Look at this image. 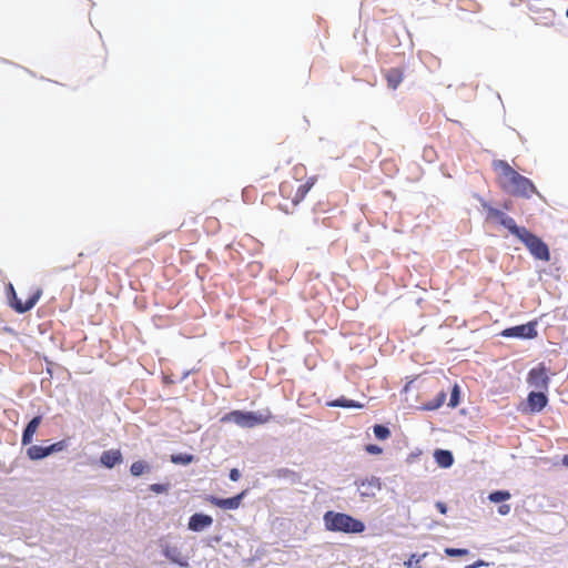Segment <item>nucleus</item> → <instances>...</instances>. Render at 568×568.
I'll list each match as a JSON object with an SVG mask.
<instances>
[{
  "mask_svg": "<svg viewBox=\"0 0 568 568\" xmlns=\"http://www.w3.org/2000/svg\"><path fill=\"white\" fill-rule=\"evenodd\" d=\"M332 405L333 406H342V407H346V408H362L363 407L362 404L355 403L353 400H337V402L332 403Z\"/></svg>",
  "mask_w": 568,
  "mask_h": 568,
  "instance_id": "nucleus-23",
  "label": "nucleus"
},
{
  "mask_svg": "<svg viewBox=\"0 0 568 568\" xmlns=\"http://www.w3.org/2000/svg\"><path fill=\"white\" fill-rule=\"evenodd\" d=\"M192 456L190 455H186V456H178V457H173V462L174 463H182V464H190L192 462Z\"/></svg>",
  "mask_w": 568,
  "mask_h": 568,
  "instance_id": "nucleus-25",
  "label": "nucleus"
},
{
  "mask_svg": "<svg viewBox=\"0 0 568 568\" xmlns=\"http://www.w3.org/2000/svg\"><path fill=\"white\" fill-rule=\"evenodd\" d=\"M29 447L26 450V455L31 460H41L50 456L47 445L34 444L28 445Z\"/></svg>",
  "mask_w": 568,
  "mask_h": 568,
  "instance_id": "nucleus-14",
  "label": "nucleus"
},
{
  "mask_svg": "<svg viewBox=\"0 0 568 568\" xmlns=\"http://www.w3.org/2000/svg\"><path fill=\"white\" fill-rule=\"evenodd\" d=\"M123 463V454L118 448L104 450L100 456V464L106 469H112Z\"/></svg>",
  "mask_w": 568,
  "mask_h": 568,
  "instance_id": "nucleus-11",
  "label": "nucleus"
},
{
  "mask_svg": "<svg viewBox=\"0 0 568 568\" xmlns=\"http://www.w3.org/2000/svg\"><path fill=\"white\" fill-rule=\"evenodd\" d=\"M41 419L40 417H34L24 429L23 436H22V444L28 446L32 443L33 436L36 435L39 426H40Z\"/></svg>",
  "mask_w": 568,
  "mask_h": 568,
  "instance_id": "nucleus-15",
  "label": "nucleus"
},
{
  "mask_svg": "<svg viewBox=\"0 0 568 568\" xmlns=\"http://www.w3.org/2000/svg\"><path fill=\"white\" fill-rule=\"evenodd\" d=\"M151 470V466L146 460H135L130 466V474L133 477H141L143 475L149 474Z\"/></svg>",
  "mask_w": 568,
  "mask_h": 568,
  "instance_id": "nucleus-16",
  "label": "nucleus"
},
{
  "mask_svg": "<svg viewBox=\"0 0 568 568\" xmlns=\"http://www.w3.org/2000/svg\"><path fill=\"white\" fill-rule=\"evenodd\" d=\"M240 477H241V474H240V471L237 469H232L230 471V479L232 481H237L240 479Z\"/></svg>",
  "mask_w": 568,
  "mask_h": 568,
  "instance_id": "nucleus-30",
  "label": "nucleus"
},
{
  "mask_svg": "<svg viewBox=\"0 0 568 568\" xmlns=\"http://www.w3.org/2000/svg\"><path fill=\"white\" fill-rule=\"evenodd\" d=\"M422 455V452L420 450H416V452H413L410 453L408 456H407V464H413L415 463Z\"/></svg>",
  "mask_w": 568,
  "mask_h": 568,
  "instance_id": "nucleus-26",
  "label": "nucleus"
},
{
  "mask_svg": "<svg viewBox=\"0 0 568 568\" xmlns=\"http://www.w3.org/2000/svg\"><path fill=\"white\" fill-rule=\"evenodd\" d=\"M213 524V516L203 511H195L189 516L186 528L191 532L201 534L209 530Z\"/></svg>",
  "mask_w": 568,
  "mask_h": 568,
  "instance_id": "nucleus-6",
  "label": "nucleus"
},
{
  "mask_svg": "<svg viewBox=\"0 0 568 568\" xmlns=\"http://www.w3.org/2000/svg\"><path fill=\"white\" fill-rule=\"evenodd\" d=\"M526 382L530 390L548 392L549 371L542 364H538L529 371Z\"/></svg>",
  "mask_w": 568,
  "mask_h": 568,
  "instance_id": "nucleus-5",
  "label": "nucleus"
},
{
  "mask_svg": "<svg viewBox=\"0 0 568 568\" xmlns=\"http://www.w3.org/2000/svg\"><path fill=\"white\" fill-rule=\"evenodd\" d=\"M444 551L449 557H460V556H466L468 554L467 549H462V548H445Z\"/></svg>",
  "mask_w": 568,
  "mask_h": 568,
  "instance_id": "nucleus-22",
  "label": "nucleus"
},
{
  "mask_svg": "<svg viewBox=\"0 0 568 568\" xmlns=\"http://www.w3.org/2000/svg\"><path fill=\"white\" fill-rule=\"evenodd\" d=\"M9 291L11 293L10 304L19 313H24V312L31 310L36 305V303L39 300L40 294H41L40 291H34L32 294H29L28 296H26V298H22V297H18L12 285L9 286Z\"/></svg>",
  "mask_w": 568,
  "mask_h": 568,
  "instance_id": "nucleus-7",
  "label": "nucleus"
},
{
  "mask_svg": "<svg viewBox=\"0 0 568 568\" xmlns=\"http://www.w3.org/2000/svg\"><path fill=\"white\" fill-rule=\"evenodd\" d=\"M438 507L442 514L446 513V507L444 505H438Z\"/></svg>",
  "mask_w": 568,
  "mask_h": 568,
  "instance_id": "nucleus-32",
  "label": "nucleus"
},
{
  "mask_svg": "<svg viewBox=\"0 0 568 568\" xmlns=\"http://www.w3.org/2000/svg\"><path fill=\"white\" fill-rule=\"evenodd\" d=\"M271 415L268 412L244 413L240 410L232 412L222 418V422L234 423L241 427H254L266 423Z\"/></svg>",
  "mask_w": 568,
  "mask_h": 568,
  "instance_id": "nucleus-4",
  "label": "nucleus"
},
{
  "mask_svg": "<svg viewBox=\"0 0 568 568\" xmlns=\"http://www.w3.org/2000/svg\"><path fill=\"white\" fill-rule=\"evenodd\" d=\"M487 564L483 560H478L476 561L475 564L470 565V566H467L466 568H478V567H483V566H486Z\"/></svg>",
  "mask_w": 568,
  "mask_h": 568,
  "instance_id": "nucleus-31",
  "label": "nucleus"
},
{
  "mask_svg": "<svg viewBox=\"0 0 568 568\" xmlns=\"http://www.w3.org/2000/svg\"><path fill=\"white\" fill-rule=\"evenodd\" d=\"M503 335L506 337L534 338L537 336V331L534 324L528 323L507 328L503 332Z\"/></svg>",
  "mask_w": 568,
  "mask_h": 568,
  "instance_id": "nucleus-10",
  "label": "nucleus"
},
{
  "mask_svg": "<svg viewBox=\"0 0 568 568\" xmlns=\"http://www.w3.org/2000/svg\"><path fill=\"white\" fill-rule=\"evenodd\" d=\"M151 490L156 494H163L166 493V487L164 485L155 484L151 486Z\"/></svg>",
  "mask_w": 568,
  "mask_h": 568,
  "instance_id": "nucleus-29",
  "label": "nucleus"
},
{
  "mask_svg": "<svg viewBox=\"0 0 568 568\" xmlns=\"http://www.w3.org/2000/svg\"><path fill=\"white\" fill-rule=\"evenodd\" d=\"M504 224L526 245L536 258L549 261L550 254L548 246L540 239L530 234L525 229L516 226L510 219L506 220Z\"/></svg>",
  "mask_w": 568,
  "mask_h": 568,
  "instance_id": "nucleus-3",
  "label": "nucleus"
},
{
  "mask_svg": "<svg viewBox=\"0 0 568 568\" xmlns=\"http://www.w3.org/2000/svg\"><path fill=\"white\" fill-rule=\"evenodd\" d=\"M381 489L378 479L367 478L358 484V493L364 497H374Z\"/></svg>",
  "mask_w": 568,
  "mask_h": 568,
  "instance_id": "nucleus-13",
  "label": "nucleus"
},
{
  "mask_svg": "<svg viewBox=\"0 0 568 568\" xmlns=\"http://www.w3.org/2000/svg\"><path fill=\"white\" fill-rule=\"evenodd\" d=\"M445 400V394L442 393L438 395V397L436 398L435 402H432V403H428L424 406V409H427V410H433V409H436L438 408Z\"/></svg>",
  "mask_w": 568,
  "mask_h": 568,
  "instance_id": "nucleus-21",
  "label": "nucleus"
},
{
  "mask_svg": "<svg viewBox=\"0 0 568 568\" xmlns=\"http://www.w3.org/2000/svg\"><path fill=\"white\" fill-rule=\"evenodd\" d=\"M547 403V390H530L527 396L526 410L529 413L541 412Z\"/></svg>",
  "mask_w": 568,
  "mask_h": 568,
  "instance_id": "nucleus-8",
  "label": "nucleus"
},
{
  "mask_svg": "<svg viewBox=\"0 0 568 568\" xmlns=\"http://www.w3.org/2000/svg\"><path fill=\"white\" fill-rule=\"evenodd\" d=\"M433 458H434L436 465L443 469L450 468L455 463L454 455L448 449H440V448L435 449L433 452Z\"/></svg>",
  "mask_w": 568,
  "mask_h": 568,
  "instance_id": "nucleus-12",
  "label": "nucleus"
},
{
  "mask_svg": "<svg viewBox=\"0 0 568 568\" xmlns=\"http://www.w3.org/2000/svg\"><path fill=\"white\" fill-rule=\"evenodd\" d=\"M323 526L326 531L336 534L356 535L366 530V525L361 519L335 510L323 515Z\"/></svg>",
  "mask_w": 568,
  "mask_h": 568,
  "instance_id": "nucleus-2",
  "label": "nucleus"
},
{
  "mask_svg": "<svg viewBox=\"0 0 568 568\" xmlns=\"http://www.w3.org/2000/svg\"><path fill=\"white\" fill-rule=\"evenodd\" d=\"M373 432L378 439H387L390 435L389 429L383 425L374 426Z\"/></svg>",
  "mask_w": 568,
  "mask_h": 568,
  "instance_id": "nucleus-20",
  "label": "nucleus"
},
{
  "mask_svg": "<svg viewBox=\"0 0 568 568\" xmlns=\"http://www.w3.org/2000/svg\"><path fill=\"white\" fill-rule=\"evenodd\" d=\"M427 557V552L410 554L403 562L405 568H422V561Z\"/></svg>",
  "mask_w": 568,
  "mask_h": 568,
  "instance_id": "nucleus-17",
  "label": "nucleus"
},
{
  "mask_svg": "<svg viewBox=\"0 0 568 568\" xmlns=\"http://www.w3.org/2000/svg\"><path fill=\"white\" fill-rule=\"evenodd\" d=\"M366 452L371 455H381L383 453V448L378 445H367Z\"/></svg>",
  "mask_w": 568,
  "mask_h": 568,
  "instance_id": "nucleus-24",
  "label": "nucleus"
},
{
  "mask_svg": "<svg viewBox=\"0 0 568 568\" xmlns=\"http://www.w3.org/2000/svg\"><path fill=\"white\" fill-rule=\"evenodd\" d=\"M245 496V491H242L241 494L230 497V498H217V497H210L207 500L211 505L222 509V510H235L240 508L242 500Z\"/></svg>",
  "mask_w": 568,
  "mask_h": 568,
  "instance_id": "nucleus-9",
  "label": "nucleus"
},
{
  "mask_svg": "<svg viewBox=\"0 0 568 568\" xmlns=\"http://www.w3.org/2000/svg\"><path fill=\"white\" fill-rule=\"evenodd\" d=\"M511 498V495L507 490H496L488 495V500L494 504H504Z\"/></svg>",
  "mask_w": 568,
  "mask_h": 568,
  "instance_id": "nucleus-18",
  "label": "nucleus"
},
{
  "mask_svg": "<svg viewBox=\"0 0 568 568\" xmlns=\"http://www.w3.org/2000/svg\"><path fill=\"white\" fill-rule=\"evenodd\" d=\"M495 169L499 174L503 186L510 193L524 197H530L532 194L538 193L530 180L519 175L507 163L498 161L495 163Z\"/></svg>",
  "mask_w": 568,
  "mask_h": 568,
  "instance_id": "nucleus-1",
  "label": "nucleus"
},
{
  "mask_svg": "<svg viewBox=\"0 0 568 568\" xmlns=\"http://www.w3.org/2000/svg\"><path fill=\"white\" fill-rule=\"evenodd\" d=\"M67 446H68V443L65 440H60V442H55L50 445H47L50 456L65 450Z\"/></svg>",
  "mask_w": 568,
  "mask_h": 568,
  "instance_id": "nucleus-19",
  "label": "nucleus"
},
{
  "mask_svg": "<svg viewBox=\"0 0 568 568\" xmlns=\"http://www.w3.org/2000/svg\"><path fill=\"white\" fill-rule=\"evenodd\" d=\"M457 404H458V388H457V386H455L453 394H452L450 402H449V406L455 407V406H457Z\"/></svg>",
  "mask_w": 568,
  "mask_h": 568,
  "instance_id": "nucleus-27",
  "label": "nucleus"
},
{
  "mask_svg": "<svg viewBox=\"0 0 568 568\" xmlns=\"http://www.w3.org/2000/svg\"><path fill=\"white\" fill-rule=\"evenodd\" d=\"M510 513V506L506 503L504 504H500L499 507H498V514L500 516H506Z\"/></svg>",
  "mask_w": 568,
  "mask_h": 568,
  "instance_id": "nucleus-28",
  "label": "nucleus"
}]
</instances>
